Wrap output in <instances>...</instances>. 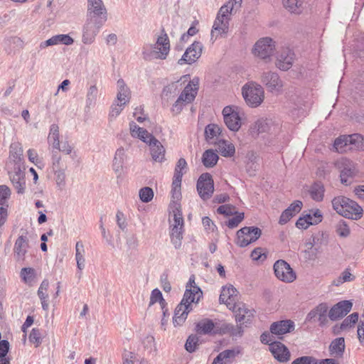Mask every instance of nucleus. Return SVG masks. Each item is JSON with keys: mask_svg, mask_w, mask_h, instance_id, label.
Segmentation results:
<instances>
[{"mask_svg": "<svg viewBox=\"0 0 364 364\" xmlns=\"http://www.w3.org/2000/svg\"><path fill=\"white\" fill-rule=\"evenodd\" d=\"M170 51V41L167 33L163 28L154 44H146L143 46L142 56L145 60L154 59L165 60Z\"/></svg>", "mask_w": 364, "mask_h": 364, "instance_id": "f257e3e1", "label": "nucleus"}, {"mask_svg": "<svg viewBox=\"0 0 364 364\" xmlns=\"http://www.w3.org/2000/svg\"><path fill=\"white\" fill-rule=\"evenodd\" d=\"M333 210L339 215L352 220H359L363 214V208L354 200L343 196L335 197L332 201Z\"/></svg>", "mask_w": 364, "mask_h": 364, "instance_id": "f03ea898", "label": "nucleus"}, {"mask_svg": "<svg viewBox=\"0 0 364 364\" xmlns=\"http://www.w3.org/2000/svg\"><path fill=\"white\" fill-rule=\"evenodd\" d=\"M198 85L199 80L195 77L184 87L183 91L171 107V111L173 114H179L185 105L191 103L195 100L198 93Z\"/></svg>", "mask_w": 364, "mask_h": 364, "instance_id": "7ed1b4c3", "label": "nucleus"}, {"mask_svg": "<svg viewBox=\"0 0 364 364\" xmlns=\"http://www.w3.org/2000/svg\"><path fill=\"white\" fill-rule=\"evenodd\" d=\"M336 166L340 172L341 182L345 186L350 185L359 176L358 164L348 158L341 157L338 159Z\"/></svg>", "mask_w": 364, "mask_h": 364, "instance_id": "20e7f679", "label": "nucleus"}, {"mask_svg": "<svg viewBox=\"0 0 364 364\" xmlns=\"http://www.w3.org/2000/svg\"><path fill=\"white\" fill-rule=\"evenodd\" d=\"M242 96L249 106L257 107L264 100V89L260 85L252 82H249L242 87Z\"/></svg>", "mask_w": 364, "mask_h": 364, "instance_id": "39448f33", "label": "nucleus"}, {"mask_svg": "<svg viewBox=\"0 0 364 364\" xmlns=\"http://www.w3.org/2000/svg\"><path fill=\"white\" fill-rule=\"evenodd\" d=\"M175 209L172 210L173 224L171 225V240L176 249L181 246L183 232V218L182 213L178 208L177 204H174Z\"/></svg>", "mask_w": 364, "mask_h": 364, "instance_id": "423d86ee", "label": "nucleus"}, {"mask_svg": "<svg viewBox=\"0 0 364 364\" xmlns=\"http://www.w3.org/2000/svg\"><path fill=\"white\" fill-rule=\"evenodd\" d=\"M280 130V125L270 118H259L250 127L252 136H257L262 133L275 134Z\"/></svg>", "mask_w": 364, "mask_h": 364, "instance_id": "0eeeda50", "label": "nucleus"}, {"mask_svg": "<svg viewBox=\"0 0 364 364\" xmlns=\"http://www.w3.org/2000/svg\"><path fill=\"white\" fill-rule=\"evenodd\" d=\"M262 235V230L257 227H244L237 230L235 243L240 247H245L257 241Z\"/></svg>", "mask_w": 364, "mask_h": 364, "instance_id": "6e6552de", "label": "nucleus"}, {"mask_svg": "<svg viewBox=\"0 0 364 364\" xmlns=\"http://www.w3.org/2000/svg\"><path fill=\"white\" fill-rule=\"evenodd\" d=\"M106 21L97 20L87 17L86 22L83 26L82 41L85 44H91L94 42L96 36L100 28Z\"/></svg>", "mask_w": 364, "mask_h": 364, "instance_id": "1a4fd4ad", "label": "nucleus"}, {"mask_svg": "<svg viewBox=\"0 0 364 364\" xmlns=\"http://www.w3.org/2000/svg\"><path fill=\"white\" fill-rule=\"evenodd\" d=\"M261 82L266 87L268 92L272 93H282L284 82L279 75L272 71L264 72L261 75Z\"/></svg>", "mask_w": 364, "mask_h": 364, "instance_id": "9d476101", "label": "nucleus"}, {"mask_svg": "<svg viewBox=\"0 0 364 364\" xmlns=\"http://www.w3.org/2000/svg\"><path fill=\"white\" fill-rule=\"evenodd\" d=\"M273 268L276 277L282 282L291 283L296 278V272L285 260L276 261Z\"/></svg>", "mask_w": 364, "mask_h": 364, "instance_id": "9b49d317", "label": "nucleus"}, {"mask_svg": "<svg viewBox=\"0 0 364 364\" xmlns=\"http://www.w3.org/2000/svg\"><path fill=\"white\" fill-rule=\"evenodd\" d=\"M202 296L203 292L200 288L196 284L195 276L191 275L186 284V291L181 301L191 308V304H197Z\"/></svg>", "mask_w": 364, "mask_h": 364, "instance_id": "f8f14e48", "label": "nucleus"}, {"mask_svg": "<svg viewBox=\"0 0 364 364\" xmlns=\"http://www.w3.org/2000/svg\"><path fill=\"white\" fill-rule=\"evenodd\" d=\"M274 50V41L272 38L266 37L257 41L253 48V53L261 59L267 60L272 55Z\"/></svg>", "mask_w": 364, "mask_h": 364, "instance_id": "ddd939ff", "label": "nucleus"}, {"mask_svg": "<svg viewBox=\"0 0 364 364\" xmlns=\"http://www.w3.org/2000/svg\"><path fill=\"white\" fill-rule=\"evenodd\" d=\"M197 191L203 200H208L212 197L214 191V183L210 173H205L200 176L197 181Z\"/></svg>", "mask_w": 364, "mask_h": 364, "instance_id": "4468645a", "label": "nucleus"}, {"mask_svg": "<svg viewBox=\"0 0 364 364\" xmlns=\"http://www.w3.org/2000/svg\"><path fill=\"white\" fill-rule=\"evenodd\" d=\"M224 122L227 127L232 131L237 132L241 127V118L239 115L237 107L226 106L223 109Z\"/></svg>", "mask_w": 364, "mask_h": 364, "instance_id": "2eb2a0df", "label": "nucleus"}, {"mask_svg": "<svg viewBox=\"0 0 364 364\" xmlns=\"http://www.w3.org/2000/svg\"><path fill=\"white\" fill-rule=\"evenodd\" d=\"M87 17L107 21V9L102 0H87Z\"/></svg>", "mask_w": 364, "mask_h": 364, "instance_id": "dca6fc26", "label": "nucleus"}, {"mask_svg": "<svg viewBox=\"0 0 364 364\" xmlns=\"http://www.w3.org/2000/svg\"><path fill=\"white\" fill-rule=\"evenodd\" d=\"M9 178L14 188L18 194H23L26 189L25 172L21 169L19 165L14 166L13 171H9Z\"/></svg>", "mask_w": 364, "mask_h": 364, "instance_id": "f3484780", "label": "nucleus"}, {"mask_svg": "<svg viewBox=\"0 0 364 364\" xmlns=\"http://www.w3.org/2000/svg\"><path fill=\"white\" fill-rule=\"evenodd\" d=\"M203 45L198 41L193 43L185 51L182 58L178 60V64H192L201 55Z\"/></svg>", "mask_w": 364, "mask_h": 364, "instance_id": "a211bd4d", "label": "nucleus"}, {"mask_svg": "<svg viewBox=\"0 0 364 364\" xmlns=\"http://www.w3.org/2000/svg\"><path fill=\"white\" fill-rule=\"evenodd\" d=\"M328 304L326 303H321L310 311L306 316V320L307 321L317 320L319 323V326H323L328 323Z\"/></svg>", "mask_w": 364, "mask_h": 364, "instance_id": "6ab92c4d", "label": "nucleus"}, {"mask_svg": "<svg viewBox=\"0 0 364 364\" xmlns=\"http://www.w3.org/2000/svg\"><path fill=\"white\" fill-rule=\"evenodd\" d=\"M320 238L318 235H313L304 244L303 251L304 257L307 260H315L321 252L319 243Z\"/></svg>", "mask_w": 364, "mask_h": 364, "instance_id": "aec40b11", "label": "nucleus"}, {"mask_svg": "<svg viewBox=\"0 0 364 364\" xmlns=\"http://www.w3.org/2000/svg\"><path fill=\"white\" fill-rule=\"evenodd\" d=\"M235 311V320L240 324L250 323L254 317L255 310L249 309L245 304H238L234 306Z\"/></svg>", "mask_w": 364, "mask_h": 364, "instance_id": "412c9836", "label": "nucleus"}, {"mask_svg": "<svg viewBox=\"0 0 364 364\" xmlns=\"http://www.w3.org/2000/svg\"><path fill=\"white\" fill-rule=\"evenodd\" d=\"M294 60V52L289 48H284L278 54L275 64L279 70L286 71L291 68Z\"/></svg>", "mask_w": 364, "mask_h": 364, "instance_id": "4be33fe9", "label": "nucleus"}, {"mask_svg": "<svg viewBox=\"0 0 364 364\" xmlns=\"http://www.w3.org/2000/svg\"><path fill=\"white\" fill-rule=\"evenodd\" d=\"M352 308L349 301H342L335 304L328 312V317L332 321H336L345 316Z\"/></svg>", "mask_w": 364, "mask_h": 364, "instance_id": "5701e85b", "label": "nucleus"}, {"mask_svg": "<svg viewBox=\"0 0 364 364\" xmlns=\"http://www.w3.org/2000/svg\"><path fill=\"white\" fill-rule=\"evenodd\" d=\"M269 350L274 358L281 363L287 362L290 358L288 348L281 342L274 341L269 343Z\"/></svg>", "mask_w": 364, "mask_h": 364, "instance_id": "b1692460", "label": "nucleus"}, {"mask_svg": "<svg viewBox=\"0 0 364 364\" xmlns=\"http://www.w3.org/2000/svg\"><path fill=\"white\" fill-rule=\"evenodd\" d=\"M295 324L291 320H282L271 324L270 333L277 336H282L294 331Z\"/></svg>", "mask_w": 364, "mask_h": 364, "instance_id": "393cba45", "label": "nucleus"}, {"mask_svg": "<svg viewBox=\"0 0 364 364\" xmlns=\"http://www.w3.org/2000/svg\"><path fill=\"white\" fill-rule=\"evenodd\" d=\"M183 87V83L180 80L172 82L167 85L164 87L161 92L162 101L168 102L180 92Z\"/></svg>", "mask_w": 364, "mask_h": 364, "instance_id": "a878e982", "label": "nucleus"}, {"mask_svg": "<svg viewBox=\"0 0 364 364\" xmlns=\"http://www.w3.org/2000/svg\"><path fill=\"white\" fill-rule=\"evenodd\" d=\"M221 323H215L210 319L205 318L196 325V331L200 334H219L217 330H220Z\"/></svg>", "mask_w": 364, "mask_h": 364, "instance_id": "bb28decb", "label": "nucleus"}, {"mask_svg": "<svg viewBox=\"0 0 364 364\" xmlns=\"http://www.w3.org/2000/svg\"><path fill=\"white\" fill-rule=\"evenodd\" d=\"M148 145L150 148V154L153 161L162 163L165 160V148L161 143L156 139H153Z\"/></svg>", "mask_w": 364, "mask_h": 364, "instance_id": "cd10ccee", "label": "nucleus"}, {"mask_svg": "<svg viewBox=\"0 0 364 364\" xmlns=\"http://www.w3.org/2000/svg\"><path fill=\"white\" fill-rule=\"evenodd\" d=\"M28 248V240L26 236H19L15 242L14 253L17 261L23 260Z\"/></svg>", "mask_w": 364, "mask_h": 364, "instance_id": "c85d7f7f", "label": "nucleus"}, {"mask_svg": "<svg viewBox=\"0 0 364 364\" xmlns=\"http://www.w3.org/2000/svg\"><path fill=\"white\" fill-rule=\"evenodd\" d=\"M129 130L131 135L133 137L139 139L146 144L153 140V139H155V137L151 134L149 133L146 129L139 127L134 122H131L129 123Z\"/></svg>", "mask_w": 364, "mask_h": 364, "instance_id": "c756f323", "label": "nucleus"}, {"mask_svg": "<svg viewBox=\"0 0 364 364\" xmlns=\"http://www.w3.org/2000/svg\"><path fill=\"white\" fill-rule=\"evenodd\" d=\"M240 353L238 348L228 349L220 352L212 364H232L235 357Z\"/></svg>", "mask_w": 364, "mask_h": 364, "instance_id": "7c9ffc66", "label": "nucleus"}, {"mask_svg": "<svg viewBox=\"0 0 364 364\" xmlns=\"http://www.w3.org/2000/svg\"><path fill=\"white\" fill-rule=\"evenodd\" d=\"M127 158L126 151L123 147H119L115 151L113 160H112V170L117 175V177L121 176L124 164Z\"/></svg>", "mask_w": 364, "mask_h": 364, "instance_id": "2f4dec72", "label": "nucleus"}, {"mask_svg": "<svg viewBox=\"0 0 364 364\" xmlns=\"http://www.w3.org/2000/svg\"><path fill=\"white\" fill-rule=\"evenodd\" d=\"M237 299V291L232 286L223 287L219 297L220 303L225 304L227 306H230L234 304Z\"/></svg>", "mask_w": 364, "mask_h": 364, "instance_id": "473e14b6", "label": "nucleus"}, {"mask_svg": "<svg viewBox=\"0 0 364 364\" xmlns=\"http://www.w3.org/2000/svg\"><path fill=\"white\" fill-rule=\"evenodd\" d=\"M192 310L188 304L181 301L176 306L173 318V323L175 326L182 325L187 318L188 313Z\"/></svg>", "mask_w": 364, "mask_h": 364, "instance_id": "72a5a7b5", "label": "nucleus"}, {"mask_svg": "<svg viewBox=\"0 0 364 364\" xmlns=\"http://www.w3.org/2000/svg\"><path fill=\"white\" fill-rule=\"evenodd\" d=\"M229 28V19L216 18L211 31L212 38H217L223 34H226Z\"/></svg>", "mask_w": 364, "mask_h": 364, "instance_id": "f704fd0d", "label": "nucleus"}, {"mask_svg": "<svg viewBox=\"0 0 364 364\" xmlns=\"http://www.w3.org/2000/svg\"><path fill=\"white\" fill-rule=\"evenodd\" d=\"M117 99L122 105H126L131 98V92L122 79L117 81Z\"/></svg>", "mask_w": 364, "mask_h": 364, "instance_id": "c9c22d12", "label": "nucleus"}, {"mask_svg": "<svg viewBox=\"0 0 364 364\" xmlns=\"http://www.w3.org/2000/svg\"><path fill=\"white\" fill-rule=\"evenodd\" d=\"M242 324H239L236 326H233L232 324H229L227 323H221L220 330H217L216 332H218L220 335L229 333L232 336H242L243 333V328L242 326Z\"/></svg>", "mask_w": 364, "mask_h": 364, "instance_id": "e433bc0d", "label": "nucleus"}, {"mask_svg": "<svg viewBox=\"0 0 364 364\" xmlns=\"http://www.w3.org/2000/svg\"><path fill=\"white\" fill-rule=\"evenodd\" d=\"M11 191L5 185L0 186V218L1 220H5L7 216V208H5V203L10 196Z\"/></svg>", "mask_w": 364, "mask_h": 364, "instance_id": "4c0bfd02", "label": "nucleus"}, {"mask_svg": "<svg viewBox=\"0 0 364 364\" xmlns=\"http://www.w3.org/2000/svg\"><path fill=\"white\" fill-rule=\"evenodd\" d=\"M344 338L340 337L333 340L329 346V352L332 355L342 357L345 350Z\"/></svg>", "mask_w": 364, "mask_h": 364, "instance_id": "58836bf2", "label": "nucleus"}, {"mask_svg": "<svg viewBox=\"0 0 364 364\" xmlns=\"http://www.w3.org/2000/svg\"><path fill=\"white\" fill-rule=\"evenodd\" d=\"M23 156V149L21 144L18 142H13L10 145L9 158L15 163L14 166L19 165Z\"/></svg>", "mask_w": 364, "mask_h": 364, "instance_id": "ea45409f", "label": "nucleus"}, {"mask_svg": "<svg viewBox=\"0 0 364 364\" xmlns=\"http://www.w3.org/2000/svg\"><path fill=\"white\" fill-rule=\"evenodd\" d=\"M181 180L174 179L173 178L172 182V188H171V197H172V203H171V208H172V210L175 209L174 204H177V207L178 209H180V205L178 203V201L181 199Z\"/></svg>", "mask_w": 364, "mask_h": 364, "instance_id": "a19ab883", "label": "nucleus"}, {"mask_svg": "<svg viewBox=\"0 0 364 364\" xmlns=\"http://www.w3.org/2000/svg\"><path fill=\"white\" fill-rule=\"evenodd\" d=\"M218 147L220 154L225 157H231L235 153L234 144L223 139L218 140Z\"/></svg>", "mask_w": 364, "mask_h": 364, "instance_id": "79ce46f5", "label": "nucleus"}, {"mask_svg": "<svg viewBox=\"0 0 364 364\" xmlns=\"http://www.w3.org/2000/svg\"><path fill=\"white\" fill-rule=\"evenodd\" d=\"M221 132V127L215 124H210L205 129V139L209 142H212L211 140H218Z\"/></svg>", "mask_w": 364, "mask_h": 364, "instance_id": "37998d69", "label": "nucleus"}, {"mask_svg": "<svg viewBox=\"0 0 364 364\" xmlns=\"http://www.w3.org/2000/svg\"><path fill=\"white\" fill-rule=\"evenodd\" d=\"M218 159V154L213 149H208L203 154L202 162L206 168H212L216 165Z\"/></svg>", "mask_w": 364, "mask_h": 364, "instance_id": "c03bdc74", "label": "nucleus"}, {"mask_svg": "<svg viewBox=\"0 0 364 364\" xmlns=\"http://www.w3.org/2000/svg\"><path fill=\"white\" fill-rule=\"evenodd\" d=\"M311 198L317 202L323 200L324 196L325 188L322 183H314L309 191Z\"/></svg>", "mask_w": 364, "mask_h": 364, "instance_id": "a18cd8bd", "label": "nucleus"}, {"mask_svg": "<svg viewBox=\"0 0 364 364\" xmlns=\"http://www.w3.org/2000/svg\"><path fill=\"white\" fill-rule=\"evenodd\" d=\"M349 150H364V137L359 134L348 135Z\"/></svg>", "mask_w": 364, "mask_h": 364, "instance_id": "49530a36", "label": "nucleus"}, {"mask_svg": "<svg viewBox=\"0 0 364 364\" xmlns=\"http://www.w3.org/2000/svg\"><path fill=\"white\" fill-rule=\"evenodd\" d=\"M85 248L83 243L81 241H78L75 245V259L77 262V267L80 270H82L85 267Z\"/></svg>", "mask_w": 364, "mask_h": 364, "instance_id": "de8ad7c7", "label": "nucleus"}, {"mask_svg": "<svg viewBox=\"0 0 364 364\" xmlns=\"http://www.w3.org/2000/svg\"><path fill=\"white\" fill-rule=\"evenodd\" d=\"M98 89L96 85H91L86 95V107L90 108L96 105Z\"/></svg>", "mask_w": 364, "mask_h": 364, "instance_id": "09e8293b", "label": "nucleus"}, {"mask_svg": "<svg viewBox=\"0 0 364 364\" xmlns=\"http://www.w3.org/2000/svg\"><path fill=\"white\" fill-rule=\"evenodd\" d=\"M334 148L338 152H345L349 150L348 136H341L337 138L333 144Z\"/></svg>", "mask_w": 364, "mask_h": 364, "instance_id": "8fccbe9b", "label": "nucleus"}, {"mask_svg": "<svg viewBox=\"0 0 364 364\" xmlns=\"http://www.w3.org/2000/svg\"><path fill=\"white\" fill-rule=\"evenodd\" d=\"M186 161L183 158L179 159L175 167L174 175L173 178L182 181V177L183 173L186 172Z\"/></svg>", "mask_w": 364, "mask_h": 364, "instance_id": "3c124183", "label": "nucleus"}, {"mask_svg": "<svg viewBox=\"0 0 364 364\" xmlns=\"http://www.w3.org/2000/svg\"><path fill=\"white\" fill-rule=\"evenodd\" d=\"M159 302L161 309H164L166 306L165 299L163 298L162 294L158 289H154L151 294L149 306Z\"/></svg>", "mask_w": 364, "mask_h": 364, "instance_id": "603ef678", "label": "nucleus"}, {"mask_svg": "<svg viewBox=\"0 0 364 364\" xmlns=\"http://www.w3.org/2000/svg\"><path fill=\"white\" fill-rule=\"evenodd\" d=\"M306 218L309 222H311V225H317L321 222L323 215L318 209L311 210L309 213L305 215Z\"/></svg>", "mask_w": 364, "mask_h": 364, "instance_id": "864d4df0", "label": "nucleus"}, {"mask_svg": "<svg viewBox=\"0 0 364 364\" xmlns=\"http://www.w3.org/2000/svg\"><path fill=\"white\" fill-rule=\"evenodd\" d=\"M199 345V338L196 335H191L186 340L185 348L189 353L196 351Z\"/></svg>", "mask_w": 364, "mask_h": 364, "instance_id": "5fc2aeb1", "label": "nucleus"}, {"mask_svg": "<svg viewBox=\"0 0 364 364\" xmlns=\"http://www.w3.org/2000/svg\"><path fill=\"white\" fill-rule=\"evenodd\" d=\"M358 313L354 312L347 316L341 324V329L343 330L347 328L353 327L358 320Z\"/></svg>", "mask_w": 364, "mask_h": 364, "instance_id": "6e6d98bb", "label": "nucleus"}, {"mask_svg": "<svg viewBox=\"0 0 364 364\" xmlns=\"http://www.w3.org/2000/svg\"><path fill=\"white\" fill-rule=\"evenodd\" d=\"M302 3V0H283L284 6L291 13H298Z\"/></svg>", "mask_w": 364, "mask_h": 364, "instance_id": "4d7b16f0", "label": "nucleus"}, {"mask_svg": "<svg viewBox=\"0 0 364 364\" xmlns=\"http://www.w3.org/2000/svg\"><path fill=\"white\" fill-rule=\"evenodd\" d=\"M336 233L341 237L349 236L350 230L347 223L343 220H340L336 225Z\"/></svg>", "mask_w": 364, "mask_h": 364, "instance_id": "13d9d810", "label": "nucleus"}, {"mask_svg": "<svg viewBox=\"0 0 364 364\" xmlns=\"http://www.w3.org/2000/svg\"><path fill=\"white\" fill-rule=\"evenodd\" d=\"M35 276V270L31 267H23L21 270V277L25 283H31Z\"/></svg>", "mask_w": 364, "mask_h": 364, "instance_id": "bf43d9fd", "label": "nucleus"}, {"mask_svg": "<svg viewBox=\"0 0 364 364\" xmlns=\"http://www.w3.org/2000/svg\"><path fill=\"white\" fill-rule=\"evenodd\" d=\"M154 191L149 187L142 188L139 191V198L142 202L148 203L153 199Z\"/></svg>", "mask_w": 364, "mask_h": 364, "instance_id": "052dcab7", "label": "nucleus"}, {"mask_svg": "<svg viewBox=\"0 0 364 364\" xmlns=\"http://www.w3.org/2000/svg\"><path fill=\"white\" fill-rule=\"evenodd\" d=\"M217 211L219 214L225 215L227 216L233 215L237 213L236 211V208L231 205H222L218 207Z\"/></svg>", "mask_w": 364, "mask_h": 364, "instance_id": "680f3d73", "label": "nucleus"}, {"mask_svg": "<svg viewBox=\"0 0 364 364\" xmlns=\"http://www.w3.org/2000/svg\"><path fill=\"white\" fill-rule=\"evenodd\" d=\"M353 275L348 272V270L344 271L341 275L336 279L333 281V284L336 286H339L340 284L346 282L353 280Z\"/></svg>", "mask_w": 364, "mask_h": 364, "instance_id": "e2e57ef3", "label": "nucleus"}, {"mask_svg": "<svg viewBox=\"0 0 364 364\" xmlns=\"http://www.w3.org/2000/svg\"><path fill=\"white\" fill-rule=\"evenodd\" d=\"M316 358L313 356L304 355L294 360L291 364H316Z\"/></svg>", "mask_w": 364, "mask_h": 364, "instance_id": "0e129e2a", "label": "nucleus"}, {"mask_svg": "<svg viewBox=\"0 0 364 364\" xmlns=\"http://www.w3.org/2000/svg\"><path fill=\"white\" fill-rule=\"evenodd\" d=\"M124 105H122L119 102L117 104H113L112 105L111 110L109 114V118L110 119V120L116 118L122 112Z\"/></svg>", "mask_w": 364, "mask_h": 364, "instance_id": "69168bd1", "label": "nucleus"}, {"mask_svg": "<svg viewBox=\"0 0 364 364\" xmlns=\"http://www.w3.org/2000/svg\"><path fill=\"white\" fill-rule=\"evenodd\" d=\"M38 296L41 299L42 308L43 310L48 311L49 305L48 302V295L47 294V290H43L38 288Z\"/></svg>", "mask_w": 364, "mask_h": 364, "instance_id": "338daca9", "label": "nucleus"}, {"mask_svg": "<svg viewBox=\"0 0 364 364\" xmlns=\"http://www.w3.org/2000/svg\"><path fill=\"white\" fill-rule=\"evenodd\" d=\"M244 219V213H236V215L230 218L227 223V225L230 228H234L237 227Z\"/></svg>", "mask_w": 364, "mask_h": 364, "instance_id": "774afa93", "label": "nucleus"}]
</instances>
